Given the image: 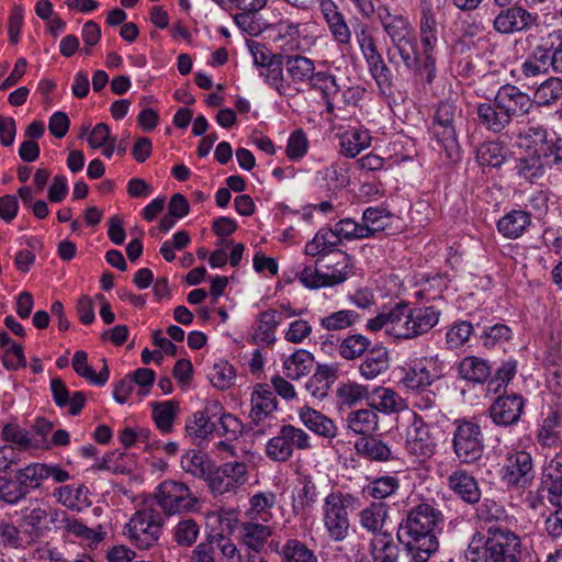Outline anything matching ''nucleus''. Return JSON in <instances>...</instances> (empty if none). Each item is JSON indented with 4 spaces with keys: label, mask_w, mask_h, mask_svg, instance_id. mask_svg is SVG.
<instances>
[{
    "label": "nucleus",
    "mask_w": 562,
    "mask_h": 562,
    "mask_svg": "<svg viewBox=\"0 0 562 562\" xmlns=\"http://www.w3.org/2000/svg\"><path fill=\"white\" fill-rule=\"evenodd\" d=\"M144 508L137 510L124 527V536L138 550H149L158 544L162 535L164 519L156 507L165 515L194 512L198 498L193 494H148Z\"/></svg>",
    "instance_id": "1"
},
{
    "label": "nucleus",
    "mask_w": 562,
    "mask_h": 562,
    "mask_svg": "<svg viewBox=\"0 0 562 562\" xmlns=\"http://www.w3.org/2000/svg\"><path fill=\"white\" fill-rule=\"evenodd\" d=\"M443 527L445 517L439 509L419 504L402 519L396 536L412 562H427L438 551Z\"/></svg>",
    "instance_id": "2"
},
{
    "label": "nucleus",
    "mask_w": 562,
    "mask_h": 562,
    "mask_svg": "<svg viewBox=\"0 0 562 562\" xmlns=\"http://www.w3.org/2000/svg\"><path fill=\"white\" fill-rule=\"evenodd\" d=\"M376 14L392 43V48L386 50L389 63L397 65L396 57L398 56L407 70H413L419 76L417 38L407 16L393 13L385 4L378 7Z\"/></svg>",
    "instance_id": "3"
},
{
    "label": "nucleus",
    "mask_w": 562,
    "mask_h": 562,
    "mask_svg": "<svg viewBox=\"0 0 562 562\" xmlns=\"http://www.w3.org/2000/svg\"><path fill=\"white\" fill-rule=\"evenodd\" d=\"M521 540L505 527L490 528L487 536L475 532L468 546L473 562H520Z\"/></svg>",
    "instance_id": "4"
},
{
    "label": "nucleus",
    "mask_w": 562,
    "mask_h": 562,
    "mask_svg": "<svg viewBox=\"0 0 562 562\" xmlns=\"http://www.w3.org/2000/svg\"><path fill=\"white\" fill-rule=\"evenodd\" d=\"M390 310L391 337L396 340H411L427 334L441 316V311L434 305L409 306L406 302H398Z\"/></svg>",
    "instance_id": "5"
},
{
    "label": "nucleus",
    "mask_w": 562,
    "mask_h": 562,
    "mask_svg": "<svg viewBox=\"0 0 562 562\" xmlns=\"http://www.w3.org/2000/svg\"><path fill=\"white\" fill-rule=\"evenodd\" d=\"M452 450L460 463H474L484 452V434L474 419L458 418L452 423Z\"/></svg>",
    "instance_id": "6"
},
{
    "label": "nucleus",
    "mask_w": 562,
    "mask_h": 562,
    "mask_svg": "<svg viewBox=\"0 0 562 562\" xmlns=\"http://www.w3.org/2000/svg\"><path fill=\"white\" fill-rule=\"evenodd\" d=\"M420 35L423 53L419 54V77L427 83H431L436 77V59L432 56L437 44V20L434 5L430 0H422L420 3Z\"/></svg>",
    "instance_id": "7"
},
{
    "label": "nucleus",
    "mask_w": 562,
    "mask_h": 562,
    "mask_svg": "<svg viewBox=\"0 0 562 562\" xmlns=\"http://www.w3.org/2000/svg\"><path fill=\"white\" fill-rule=\"evenodd\" d=\"M439 439V426L427 423L423 417L414 414L413 422L406 431V450L412 456L428 459L435 454Z\"/></svg>",
    "instance_id": "8"
},
{
    "label": "nucleus",
    "mask_w": 562,
    "mask_h": 562,
    "mask_svg": "<svg viewBox=\"0 0 562 562\" xmlns=\"http://www.w3.org/2000/svg\"><path fill=\"white\" fill-rule=\"evenodd\" d=\"M457 106L450 102H441L434 115L431 126L432 135L440 149H443L447 158L458 157L459 144L454 127Z\"/></svg>",
    "instance_id": "9"
},
{
    "label": "nucleus",
    "mask_w": 562,
    "mask_h": 562,
    "mask_svg": "<svg viewBox=\"0 0 562 562\" xmlns=\"http://www.w3.org/2000/svg\"><path fill=\"white\" fill-rule=\"evenodd\" d=\"M446 368L439 355L424 357L406 372L403 382L412 390L425 389L445 376Z\"/></svg>",
    "instance_id": "10"
},
{
    "label": "nucleus",
    "mask_w": 562,
    "mask_h": 562,
    "mask_svg": "<svg viewBox=\"0 0 562 562\" xmlns=\"http://www.w3.org/2000/svg\"><path fill=\"white\" fill-rule=\"evenodd\" d=\"M324 525L329 538L342 541L349 532L348 514L344 494H327L324 499Z\"/></svg>",
    "instance_id": "11"
},
{
    "label": "nucleus",
    "mask_w": 562,
    "mask_h": 562,
    "mask_svg": "<svg viewBox=\"0 0 562 562\" xmlns=\"http://www.w3.org/2000/svg\"><path fill=\"white\" fill-rule=\"evenodd\" d=\"M535 479L531 456L526 451H517L506 459L503 481L510 488L526 490Z\"/></svg>",
    "instance_id": "12"
},
{
    "label": "nucleus",
    "mask_w": 562,
    "mask_h": 562,
    "mask_svg": "<svg viewBox=\"0 0 562 562\" xmlns=\"http://www.w3.org/2000/svg\"><path fill=\"white\" fill-rule=\"evenodd\" d=\"M538 15L520 5L502 9L495 16L494 30L501 34L526 32L537 24Z\"/></svg>",
    "instance_id": "13"
},
{
    "label": "nucleus",
    "mask_w": 562,
    "mask_h": 562,
    "mask_svg": "<svg viewBox=\"0 0 562 562\" xmlns=\"http://www.w3.org/2000/svg\"><path fill=\"white\" fill-rule=\"evenodd\" d=\"M248 480L247 467L243 462H226L220 467L215 464L210 477L212 492H229L241 487Z\"/></svg>",
    "instance_id": "14"
},
{
    "label": "nucleus",
    "mask_w": 562,
    "mask_h": 562,
    "mask_svg": "<svg viewBox=\"0 0 562 562\" xmlns=\"http://www.w3.org/2000/svg\"><path fill=\"white\" fill-rule=\"evenodd\" d=\"M494 99L510 122L516 116L528 114L532 108V101L529 94L512 85L502 86L497 90Z\"/></svg>",
    "instance_id": "15"
},
{
    "label": "nucleus",
    "mask_w": 562,
    "mask_h": 562,
    "mask_svg": "<svg viewBox=\"0 0 562 562\" xmlns=\"http://www.w3.org/2000/svg\"><path fill=\"white\" fill-rule=\"evenodd\" d=\"M524 405L520 395L498 396L490 407V416L496 425L509 426L519 420Z\"/></svg>",
    "instance_id": "16"
},
{
    "label": "nucleus",
    "mask_w": 562,
    "mask_h": 562,
    "mask_svg": "<svg viewBox=\"0 0 562 562\" xmlns=\"http://www.w3.org/2000/svg\"><path fill=\"white\" fill-rule=\"evenodd\" d=\"M283 61L286 75L290 78L288 82L290 83V90L293 87L296 92H301L302 85L310 86L316 74L315 64L312 59L302 55H288L284 56Z\"/></svg>",
    "instance_id": "17"
},
{
    "label": "nucleus",
    "mask_w": 562,
    "mask_h": 562,
    "mask_svg": "<svg viewBox=\"0 0 562 562\" xmlns=\"http://www.w3.org/2000/svg\"><path fill=\"white\" fill-rule=\"evenodd\" d=\"M457 378L474 385H482L492 374L491 363L480 357L467 356L456 364Z\"/></svg>",
    "instance_id": "18"
},
{
    "label": "nucleus",
    "mask_w": 562,
    "mask_h": 562,
    "mask_svg": "<svg viewBox=\"0 0 562 562\" xmlns=\"http://www.w3.org/2000/svg\"><path fill=\"white\" fill-rule=\"evenodd\" d=\"M222 412V406L214 402L209 404L203 411H198L192 418L187 422L186 430L195 441L205 439L216 430V425L212 418Z\"/></svg>",
    "instance_id": "19"
},
{
    "label": "nucleus",
    "mask_w": 562,
    "mask_h": 562,
    "mask_svg": "<svg viewBox=\"0 0 562 562\" xmlns=\"http://www.w3.org/2000/svg\"><path fill=\"white\" fill-rule=\"evenodd\" d=\"M475 114L480 125L495 134L503 132L512 123L495 99L477 103Z\"/></svg>",
    "instance_id": "20"
},
{
    "label": "nucleus",
    "mask_w": 562,
    "mask_h": 562,
    "mask_svg": "<svg viewBox=\"0 0 562 562\" xmlns=\"http://www.w3.org/2000/svg\"><path fill=\"white\" fill-rule=\"evenodd\" d=\"M299 418L306 428L318 436L327 439H333L337 436L335 423L321 412L307 405L300 408Z\"/></svg>",
    "instance_id": "21"
},
{
    "label": "nucleus",
    "mask_w": 562,
    "mask_h": 562,
    "mask_svg": "<svg viewBox=\"0 0 562 562\" xmlns=\"http://www.w3.org/2000/svg\"><path fill=\"white\" fill-rule=\"evenodd\" d=\"M367 352L359 371L366 380H373L389 369V350L382 345H374Z\"/></svg>",
    "instance_id": "22"
},
{
    "label": "nucleus",
    "mask_w": 562,
    "mask_h": 562,
    "mask_svg": "<svg viewBox=\"0 0 562 562\" xmlns=\"http://www.w3.org/2000/svg\"><path fill=\"white\" fill-rule=\"evenodd\" d=\"M531 225V216L524 210H512L497 222V231L505 238L516 239Z\"/></svg>",
    "instance_id": "23"
},
{
    "label": "nucleus",
    "mask_w": 562,
    "mask_h": 562,
    "mask_svg": "<svg viewBox=\"0 0 562 562\" xmlns=\"http://www.w3.org/2000/svg\"><path fill=\"white\" fill-rule=\"evenodd\" d=\"M322 12L328 29L339 44H348L351 40V32L346 23L345 16L340 13L331 0L322 2Z\"/></svg>",
    "instance_id": "24"
},
{
    "label": "nucleus",
    "mask_w": 562,
    "mask_h": 562,
    "mask_svg": "<svg viewBox=\"0 0 562 562\" xmlns=\"http://www.w3.org/2000/svg\"><path fill=\"white\" fill-rule=\"evenodd\" d=\"M277 408V398L270 390L258 385L251 394L249 417L255 425L268 418Z\"/></svg>",
    "instance_id": "25"
},
{
    "label": "nucleus",
    "mask_w": 562,
    "mask_h": 562,
    "mask_svg": "<svg viewBox=\"0 0 562 562\" xmlns=\"http://www.w3.org/2000/svg\"><path fill=\"white\" fill-rule=\"evenodd\" d=\"M371 144V135L368 130L351 127L339 137L340 154L348 158H355Z\"/></svg>",
    "instance_id": "26"
},
{
    "label": "nucleus",
    "mask_w": 562,
    "mask_h": 562,
    "mask_svg": "<svg viewBox=\"0 0 562 562\" xmlns=\"http://www.w3.org/2000/svg\"><path fill=\"white\" fill-rule=\"evenodd\" d=\"M181 468L193 476L203 479L210 486V477L213 474L215 463L207 457V454L190 450L181 458Z\"/></svg>",
    "instance_id": "27"
},
{
    "label": "nucleus",
    "mask_w": 562,
    "mask_h": 562,
    "mask_svg": "<svg viewBox=\"0 0 562 562\" xmlns=\"http://www.w3.org/2000/svg\"><path fill=\"white\" fill-rule=\"evenodd\" d=\"M278 314L279 312L277 310H267L258 315L251 338L255 344H263L267 346L274 344L276 329L282 321L281 317L278 318Z\"/></svg>",
    "instance_id": "28"
},
{
    "label": "nucleus",
    "mask_w": 562,
    "mask_h": 562,
    "mask_svg": "<svg viewBox=\"0 0 562 562\" xmlns=\"http://www.w3.org/2000/svg\"><path fill=\"white\" fill-rule=\"evenodd\" d=\"M372 562H398L400 549L392 533H376L369 546Z\"/></svg>",
    "instance_id": "29"
},
{
    "label": "nucleus",
    "mask_w": 562,
    "mask_h": 562,
    "mask_svg": "<svg viewBox=\"0 0 562 562\" xmlns=\"http://www.w3.org/2000/svg\"><path fill=\"white\" fill-rule=\"evenodd\" d=\"M386 516V504L382 501L373 502L360 512V525L372 532L373 536L376 533H389L382 530Z\"/></svg>",
    "instance_id": "30"
},
{
    "label": "nucleus",
    "mask_w": 562,
    "mask_h": 562,
    "mask_svg": "<svg viewBox=\"0 0 562 562\" xmlns=\"http://www.w3.org/2000/svg\"><path fill=\"white\" fill-rule=\"evenodd\" d=\"M542 446L557 447L562 442V411H552L543 419L538 434Z\"/></svg>",
    "instance_id": "31"
},
{
    "label": "nucleus",
    "mask_w": 562,
    "mask_h": 562,
    "mask_svg": "<svg viewBox=\"0 0 562 562\" xmlns=\"http://www.w3.org/2000/svg\"><path fill=\"white\" fill-rule=\"evenodd\" d=\"M301 283L310 289H318L322 286H331L342 283L346 280V274L338 273H321L315 268L306 266L302 271L296 273Z\"/></svg>",
    "instance_id": "32"
},
{
    "label": "nucleus",
    "mask_w": 562,
    "mask_h": 562,
    "mask_svg": "<svg viewBox=\"0 0 562 562\" xmlns=\"http://www.w3.org/2000/svg\"><path fill=\"white\" fill-rule=\"evenodd\" d=\"M562 98V79L558 77H550L536 87L533 97L531 98L532 105L539 108L549 106L558 102Z\"/></svg>",
    "instance_id": "33"
},
{
    "label": "nucleus",
    "mask_w": 562,
    "mask_h": 562,
    "mask_svg": "<svg viewBox=\"0 0 562 562\" xmlns=\"http://www.w3.org/2000/svg\"><path fill=\"white\" fill-rule=\"evenodd\" d=\"M548 128L538 122L529 121L519 132L521 146L528 150L537 153L543 147L544 143L551 137Z\"/></svg>",
    "instance_id": "34"
},
{
    "label": "nucleus",
    "mask_w": 562,
    "mask_h": 562,
    "mask_svg": "<svg viewBox=\"0 0 562 562\" xmlns=\"http://www.w3.org/2000/svg\"><path fill=\"white\" fill-rule=\"evenodd\" d=\"M334 382V373L328 367H318L316 372L305 383L306 393L314 400H324Z\"/></svg>",
    "instance_id": "35"
},
{
    "label": "nucleus",
    "mask_w": 562,
    "mask_h": 562,
    "mask_svg": "<svg viewBox=\"0 0 562 562\" xmlns=\"http://www.w3.org/2000/svg\"><path fill=\"white\" fill-rule=\"evenodd\" d=\"M515 169L520 178L536 182L546 175L548 167L538 153L531 151V154L518 159Z\"/></svg>",
    "instance_id": "36"
},
{
    "label": "nucleus",
    "mask_w": 562,
    "mask_h": 562,
    "mask_svg": "<svg viewBox=\"0 0 562 562\" xmlns=\"http://www.w3.org/2000/svg\"><path fill=\"white\" fill-rule=\"evenodd\" d=\"M313 362V355L304 349H300L284 360V373L289 379L297 380L311 371Z\"/></svg>",
    "instance_id": "37"
},
{
    "label": "nucleus",
    "mask_w": 562,
    "mask_h": 562,
    "mask_svg": "<svg viewBox=\"0 0 562 562\" xmlns=\"http://www.w3.org/2000/svg\"><path fill=\"white\" fill-rule=\"evenodd\" d=\"M390 213L382 207H367L362 213L361 226L366 238L373 237L390 224Z\"/></svg>",
    "instance_id": "38"
},
{
    "label": "nucleus",
    "mask_w": 562,
    "mask_h": 562,
    "mask_svg": "<svg viewBox=\"0 0 562 562\" xmlns=\"http://www.w3.org/2000/svg\"><path fill=\"white\" fill-rule=\"evenodd\" d=\"M378 420L374 409H359L351 412L347 417L349 429L363 435V437L372 434L378 428Z\"/></svg>",
    "instance_id": "39"
},
{
    "label": "nucleus",
    "mask_w": 562,
    "mask_h": 562,
    "mask_svg": "<svg viewBox=\"0 0 562 562\" xmlns=\"http://www.w3.org/2000/svg\"><path fill=\"white\" fill-rule=\"evenodd\" d=\"M282 562H318L315 552L297 539H289L281 548Z\"/></svg>",
    "instance_id": "40"
},
{
    "label": "nucleus",
    "mask_w": 562,
    "mask_h": 562,
    "mask_svg": "<svg viewBox=\"0 0 562 562\" xmlns=\"http://www.w3.org/2000/svg\"><path fill=\"white\" fill-rule=\"evenodd\" d=\"M355 448L358 453L371 460L386 461L391 457V449L383 441L371 436L359 438Z\"/></svg>",
    "instance_id": "41"
},
{
    "label": "nucleus",
    "mask_w": 562,
    "mask_h": 562,
    "mask_svg": "<svg viewBox=\"0 0 562 562\" xmlns=\"http://www.w3.org/2000/svg\"><path fill=\"white\" fill-rule=\"evenodd\" d=\"M284 57L279 60H272L265 68H260L259 76L265 82L274 89L280 95L289 94L290 83H286L283 77Z\"/></svg>",
    "instance_id": "42"
},
{
    "label": "nucleus",
    "mask_w": 562,
    "mask_h": 562,
    "mask_svg": "<svg viewBox=\"0 0 562 562\" xmlns=\"http://www.w3.org/2000/svg\"><path fill=\"white\" fill-rule=\"evenodd\" d=\"M371 347V340L368 337L353 334L341 340L338 350L344 359L355 360L363 356Z\"/></svg>",
    "instance_id": "43"
},
{
    "label": "nucleus",
    "mask_w": 562,
    "mask_h": 562,
    "mask_svg": "<svg viewBox=\"0 0 562 562\" xmlns=\"http://www.w3.org/2000/svg\"><path fill=\"white\" fill-rule=\"evenodd\" d=\"M403 398L393 390L380 387L374 392L372 407L384 414L397 413L404 408Z\"/></svg>",
    "instance_id": "44"
},
{
    "label": "nucleus",
    "mask_w": 562,
    "mask_h": 562,
    "mask_svg": "<svg viewBox=\"0 0 562 562\" xmlns=\"http://www.w3.org/2000/svg\"><path fill=\"white\" fill-rule=\"evenodd\" d=\"M271 536V529L262 524L247 522L243 526L244 543L255 552H260L266 541Z\"/></svg>",
    "instance_id": "45"
},
{
    "label": "nucleus",
    "mask_w": 562,
    "mask_h": 562,
    "mask_svg": "<svg viewBox=\"0 0 562 562\" xmlns=\"http://www.w3.org/2000/svg\"><path fill=\"white\" fill-rule=\"evenodd\" d=\"M476 159L483 166L501 167L505 159L504 147L497 142H486L476 149Z\"/></svg>",
    "instance_id": "46"
},
{
    "label": "nucleus",
    "mask_w": 562,
    "mask_h": 562,
    "mask_svg": "<svg viewBox=\"0 0 562 562\" xmlns=\"http://www.w3.org/2000/svg\"><path fill=\"white\" fill-rule=\"evenodd\" d=\"M359 318V314L352 310H340L322 317L319 324L328 331L342 330L356 324Z\"/></svg>",
    "instance_id": "47"
},
{
    "label": "nucleus",
    "mask_w": 562,
    "mask_h": 562,
    "mask_svg": "<svg viewBox=\"0 0 562 562\" xmlns=\"http://www.w3.org/2000/svg\"><path fill=\"white\" fill-rule=\"evenodd\" d=\"M1 436L5 442H10V446L15 448L18 453L27 450L32 446V438L29 432L16 423H8L4 425Z\"/></svg>",
    "instance_id": "48"
},
{
    "label": "nucleus",
    "mask_w": 562,
    "mask_h": 562,
    "mask_svg": "<svg viewBox=\"0 0 562 562\" xmlns=\"http://www.w3.org/2000/svg\"><path fill=\"white\" fill-rule=\"evenodd\" d=\"M473 333V325L468 321L454 322L446 334V345L450 350L463 347Z\"/></svg>",
    "instance_id": "49"
},
{
    "label": "nucleus",
    "mask_w": 562,
    "mask_h": 562,
    "mask_svg": "<svg viewBox=\"0 0 562 562\" xmlns=\"http://www.w3.org/2000/svg\"><path fill=\"white\" fill-rule=\"evenodd\" d=\"M537 153L548 168L557 167L562 170V137L552 134Z\"/></svg>",
    "instance_id": "50"
},
{
    "label": "nucleus",
    "mask_w": 562,
    "mask_h": 562,
    "mask_svg": "<svg viewBox=\"0 0 562 562\" xmlns=\"http://www.w3.org/2000/svg\"><path fill=\"white\" fill-rule=\"evenodd\" d=\"M0 541L3 546L20 548L25 544H31L34 541V537L29 531H21L15 526L1 522L0 524Z\"/></svg>",
    "instance_id": "51"
},
{
    "label": "nucleus",
    "mask_w": 562,
    "mask_h": 562,
    "mask_svg": "<svg viewBox=\"0 0 562 562\" xmlns=\"http://www.w3.org/2000/svg\"><path fill=\"white\" fill-rule=\"evenodd\" d=\"M308 87L319 91L322 99H335L340 91L336 77L328 71H316Z\"/></svg>",
    "instance_id": "52"
},
{
    "label": "nucleus",
    "mask_w": 562,
    "mask_h": 562,
    "mask_svg": "<svg viewBox=\"0 0 562 562\" xmlns=\"http://www.w3.org/2000/svg\"><path fill=\"white\" fill-rule=\"evenodd\" d=\"M368 65L369 72L375 80L379 88L386 92L392 87V71L384 63L382 55H378L370 60L366 61Z\"/></svg>",
    "instance_id": "53"
},
{
    "label": "nucleus",
    "mask_w": 562,
    "mask_h": 562,
    "mask_svg": "<svg viewBox=\"0 0 562 562\" xmlns=\"http://www.w3.org/2000/svg\"><path fill=\"white\" fill-rule=\"evenodd\" d=\"M177 406L173 402L167 401L154 405L153 417L157 427L162 432H169L176 418Z\"/></svg>",
    "instance_id": "54"
},
{
    "label": "nucleus",
    "mask_w": 562,
    "mask_h": 562,
    "mask_svg": "<svg viewBox=\"0 0 562 562\" xmlns=\"http://www.w3.org/2000/svg\"><path fill=\"white\" fill-rule=\"evenodd\" d=\"M200 528L192 519L179 521L173 528V539L180 547H191L198 539Z\"/></svg>",
    "instance_id": "55"
},
{
    "label": "nucleus",
    "mask_w": 562,
    "mask_h": 562,
    "mask_svg": "<svg viewBox=\"0 0 562 562\" xmlns=\"http://www.w3.org/2000/svg\"><path fill=\"white\" fill-rule=\"evenodd\" d=\"M512 335L513 330L509 328V326L502 323H496L492 326H485L480 338L483 346L491 348L495 345L508 341L512 338Z\"/></svg>",
    "instance_id": "56"
},
{
    "label": "nucleus",
    "mask_w": 562,
    "mask_h": 562,
    "mask_svg": "<svg viewBox=\"0 0 562 562\" xmlns=\"http://www.w3.org/2000/svg\"><path fill=\"white\" fill-rule=\"evenodd\" d=\"M553 42L550 40V33L541 36L537 45L531 49L527 58L535 61V64H540L542 66H547V68L553 69V52H552Z\"/></svg>",
    "instance_id": "57"
},
{
    "label": "nucleus",
    "mask_w": 562,
    "mask_h": 562,
    "mask_svg": "<svg viewBox=\"0 0 562 562\" xmlns=\"http://www.w3.org/2000/svg\"><path fill=\"white\" fill-rule=\"evenodd\" d=\"M35 481V464L31 463L26 465L24 469H19L14 475V477H7L0 475V492L9 486V484L13 483L16 485L19 492H22V488L34 487L33 482Z\"/></svg>",
    "instance_id": "58"
},
{
    "label": "nucleus",
    "mask_w": 562,
    "mask_h": 562,
    "mask_svg": "<svg viewBox=\"0 0 562 562\" xmlns=\"http://www.w3.org/2000/svg\"><path fill=\"white\" fill-rule=\"evenodd\" d=\"M234 378V368L228 362L215 363L209 373L210 382L218 390L228 389Z\"/></svg>",
    "instance_id": "59"
},
{
    "label": "nucleus",
    "mask_w": 562,
    "mask_h": 562,
    "mask_svg": "<svg viewBox=\"0 0 562 562\" xmlns=\"http://www.w3.org/2000/svg\"><path fill=\"white\" fill-rule=\"evenodd\" d=\"M284 439L285 438L280 429L278 435L268 441L266 446V453L271 460L284 462L292 457V449Z\"/></svg>",
    "instance_id": "60"
},
{
    "label": "nucleus",
    "mask_w": 562,
    "mask_h": 562,
    "mask_svg": "<svg viewBox=\"0 0 562 562\" xmlns=\"http://www.w3.org/2000/svg\"><path fill=\"white\" fill-rule=\"evenodd\" d=\"M549 502L557 507L546 519V530L553 538L562 536V494H549Z\"/></svg>",
    "instance_id": "61"
},
{
    "label": "nucleus",
    "mask_w": 562,
    "mask_h": 562,
    "mask_svg": "<svg viewBox=\"0 0 562 562\" xmlns=\"http://www.w3.org/2000/svg\"><path fill=\"white\" fill-rule=\"evenodd\" d=\"M335 234L339 240H357L367 239L361 226V223L353 221L350 217L342 218L334 225Z\"/></svg>",
    "instance_id": "62"
},
{
    "label": "nucleus",
    "mask_w": 562,
    "mask_h": 562,
    "mask_svg": "<svg viewBox=\"0 0 562 562\" xmlns=\"http://www.w3.org/2000/svg\"><path fill=\"white\" fill-rule=\"evenodd\" d=\"M448 486L453 492H479L474 476L465 470H457L448 476Z\"/></svg>",
    "instance_id": "63"
},
{
    "label": "nucleus",
    "mask_w": 562,
    "mask_h": 562,
    "mask_svg": "<svg viewBox=\"0 0 562 562\" xmlns=\"http://www.w3.org/2000/svg\"><path fill=\"white\" fill-rule=\"evenodd\" d=\"M322 180L325 182V187L329 191L342 189L348 184V178L344 173V170L338 165H330L319 171Z\"/></svg>",
    "instance_id": "64"
}]
</instances>
